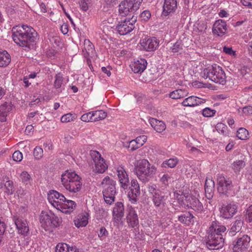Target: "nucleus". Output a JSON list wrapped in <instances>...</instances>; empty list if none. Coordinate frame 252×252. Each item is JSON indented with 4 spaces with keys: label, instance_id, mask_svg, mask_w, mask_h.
Masks as SVG:
<instances>
[{
    "label": "nucleus",
    "instance_id": "24",
    "mask_svg": "<svg viewBox=\"0 0 252 252\" xmlns=\"http://www.w3.org/2000/svg\"><path fill=\"white\" fill-rule=\"evenodd\" d=\"M204 188L206 197L209 200L211 199L215 190V182L212 177H207Z\"/></svg>",
    "mask_w": 252,
    "mask_h": 252
},
{
    "label": "nucleus",
    "instance_id": "8",
    "mask_svg": "<svg viewBox=\"0 0 252 252\" xmlns=\"http://www.w3.org/2000/svg\"><path fill=\"white\" fill-rule=\"evenodd\" d=\"M218 190L220 193L226 195L228 191L232 189L233 185L231 180L223 174H218L217 177Z\"/></svg>",
    "mask_w": 252,
    "mask_h": 252
},
{
    "label": "nucleus",
    "instance_id": "17",
    "mask_svg": "<svg viewBox=\"0 0 252 252\" xmlns=\"http://www.w3.org/2000/svg\"><path fill=\"white\" fill-rule=\"evenodd\" d=\"M130 185L127 196L130 202L135 204L137 202V197L140 194V187L137 181L135 179L131 181Z\"/></svg>",
    "mask_w": 252,
    "mask_h": 252
},
{
    "label": "nucleus",
    "instance_id": "25",
    "mask_svg": "<svg viewBox=\"0 0 252 252\" xmlns=\"http://www.w3.org/2000/svg\"><path fill=\"white\" fill-rule=\"evenodd\" d=\"M147 65V61L144 59H138L132 63L131 68L132 70L136 73H141L146 69Z\"/></svg>",
    "mask_w": 252,
    "mask_h": 252
},
{
    "label": "nucleus",
    "instance_id": "37",
    "mask_svg": "<svg viewBox=\"0 0 252 252\" xmlns=\"http://www.w3.org/2000/svg\"><path fill=\"white\" fill-rule=\"evenodd\" d=\"M10 110V108L8 107L7 103L0 106V120L1 122L5 121L6 117Z\"/></svg>",
    "mask_w": 252,
    "mask_h": 252
},
{
    "label": "nucleus",
    "instance_id": "46",
    "mask_svg": "<svg viewBox=\"0 0 252 252\" xmlns=\"http://www.w3.org/2000/svg\"><path fill=\"white\" fill-rule=\"evenodd\" d=\"M63 76L61 73L56 74L55 76L54 86L57 89L60 88L63 84Z\"/></svg>",
    "mask_w": 252,
    "mask_h": 252
},
{
    "label": "nucleus",
    "instance_id": "60",
    "mask_svg": "<svg viewBox=\"0 0 252 252\" xmlns=\"http://www.w3.org/2000/svg\"><path fill=\"white\" fill-rule=\"evenodd\" d=\"M241 2L243 5L252 8V0H241Z\"/></svg>",
    "mask_w": 252,
    "mask_h": 252
},
{
    "label": "nucleus",
    "instance_id": "63",
    "mask_svg": "<svg viewBox=\"0 0 252 252\" xmlns=\"http://www.w3.org/2000/svg\"><path fill=\"white\" fill-rule=\"evenodd\" d=\"M223 51L226 54H229V55H232L234 53V52L232 50V49L230 47H227L224 46L223 49Z\"/></svg>",
    "mask_w": 252,
    "mask_h": 252
},
{
    "label": "nucleus",
    "instance_id": "22",
    "mask_svg": "<svg viewBox=\"0 0 252 252\" xmlns=\"http://www.w3.org/2000/svg\"><path fill=\"white\" fill-rule=\"evenodd\" d=\"M205 102L204 99L194 95L189 96L181 102V105L185 107H194Z\"/></svg>",
    "mask_w": 252,
    "mask_h": 252
},
{
    "label": "nucleus",
    "instance_id": "42",
    "mask_svg": "<svg viewBox=\"0 0 252 252\" xmlns=\"http://www.w3.org/2000/svg\"><path fill=\"white\" fill-rule=\"evenodd\" d=\"M237 137L239 139L246 140L249 138V132L246 128L241 127L237 131Z\"/></svg>",
    "mask_w": 252,
    "mask_h": 252
},
{
    "label": "nucleus",
    "instance_id": "44",
    "mask_svg": "<svg viewBox=\"0 0 252 252\" xmlns=\"http://www.w3.org/2000/svg\"><path fill=\"white\" fill-rule=\"evenodd\" d=\"M50 215V223L51 227H56L59 225L60 223V219L55 215V214L49 213Z\"/></svg>",
    "mask_w": 252,
    "mask_h": 252
},
{
    "label": "nucleus",
    "instance_id": "4",
    "mask_svg": "<svg viewBox=\"0 0 252 252\" xmlns=\"http://www.w3.org/2000/svg\"><path fill=\"white\" fill-rule=\"evenodd\" d=\"M61 180L63 187L69 192L77 193L82 189V179L74 171H65L62 174Z\"/></svg>",
    "mask_w": 252,
    "mask_h": 252
},
{
    "label": "nucleus",
    "instance_id": "27",
    "mask_svg": "<svg viewBox=\"0 0 252 252\" xmlns=\"http://www.w3.org/2000/svg\"><path fill=\"white\" fill-rule=\"evenodd\" d=\"M89 217V214L85 212L79 214L74 220L75 225L78 228L86 226L88 223Z\"/></svg>",
    "mask_w": 252,
    "mask_h": 252
},
{
    "label": "nucleus",
    "instance_id": "10",
    "mask_svg": "<svg viewBox=\"0 0 252 252\" xmlns=\"http://www.w3.org/2000/svg\"><path fill=\"white\" fill-rule=\"evenodd\" d=\"M136 19H133V16L131 20L126 19L123 22H119L116 27L118 32L120 35H126L130 33L134 29V24Z\"/></svg>",
    "mask_w": 252,
    "mask_h": 252
},
{
    "label": "nucleus",
    "instance_id": "1",
    "mask_svg": "<svg viewBox=\"0 0 252 252\" xmlns=\"http://www.w3.org/2000/svg\"><path fill=\"white\" fill-rule=\"evenodd\" d=\"M12 31L14 42L20 46L29 48L36 41L37 32L31 27L27 25L16 26L13 28Z\"/></svg>",
    "mask_w": 252,
    "mask_h": 252
},
{
    "label": "nucleus",
    "instance_id": "15",
    "mask_svg": "<svg viewBox=\"0 0 252 252\" xmlns=\"http://www.w3.org/2000/svg\"><path fill=\"white\" fill-rule=\"evenodd\" d=\"M140 45L142 49L147 52L155 51L159 44L158 40L155 37L145 36L140 41Z\"/></svg>",
    "mask_w": 252,
    "mask_h": 252
},
{
    "label": "nucleus",
    "instance_id": "52",
    "mask_svg": "<svg viewBox=\"0 0 252 252\" xmlns=\"http://www.w3.org/2000/svg\"><path fill=\"white\" fill-rule=\"evenodd\" d=\"M245 220L249 223L252 221V205H250L246 210Z\"/></svg>",
    "mask_w": 252,
    "mask_h": 252
},
{
    "label": "nucleus",
    "instance_id": "3",
    "mask_svg": "<svg viewBox=\"0 0 252 252\" xmlns=\"http://www.w3.org/2000/svg\"><path fill=\"white\" fill-rule=\"evenodd\" d=\"M226 227L220 225L215 221H213L209 228V234L208 236L207 245L212 249H219L221 248L224 243V239L222 233H224Z\"/></svg>",
    "mask_w": 252,
    "mask_h": 252
},
{
    "label": "nucleus",
    "instance_id": "41",
    "mask_svg": "<svg viewBox=\"0 0 252 252\" xmlns=\"http://www.w3.org/2000/svg\"><path fill=\"white\" fill-rule=\"evenodd\" d=\"M77 118V115L75 113H69L63 115L61 118L62 123H67L73 122Z\"/></svg>",
    "mask_w": 252,
    "mask_h": 252
},
{
    "label": "nucleus",
    "instance_id": "53",
    "mask_svg": "<svg viewBox=\"0 0 252 252\" xmlns=\"http://www.w3.org/2000/svg\"><path fill=\"white\" fill-rule=\"evenodd\" d=\"M135 141H136L137 143L138 144V146H140L141 147L146 142L147 140V136L145 135H142L139 136L137 137L135 139Z\"/></svg>",
    "mask_w": 252,
    "mask_h": 252
},
{
    "label": "nucleus",
    "instance_id": "23",
    "mask_svg": "<svg viewBox=\"0 0 252 252\" xmlns=\"http://www.w3.org/2000/svg\"><path fill=\"white\" fill-rule=\"evenodd\" d=\"M129 0H124L122 1L119 6V13L122 16H127L129 14L133 13L136 10L133 9V6L129 3Z\"/></svg>",
    "mask_w": 252,
    "mask_h": 252
},
{
    "label": "nucleus",
    "instance_id": "43",
    "mask_svg": "<svg viewBox=\"0 0 252 252\" xmlns=\"http://www.w3.org/2000/svg\"><path fill=\"white\" fill-rule=\"evenodd\" d=\"M178 162V159L177 158H171L163 162L162 167H166V166L170 168H174L176 166Z\"/></svg>",
    "mask_w": 252,
    "mask_h": 252
},
{
    "label": "nucleus",
    "instance_id": "29",
    "mask_svg": "<svg viewBox=\"0 0 252 252\" xmlns=\"http://www.w3.org/2000/svg\"><path fill=\"white\" fill-rule=\"evenodd\" d=\"M56 252H79L75 246H70L64 243H60L57 245Z\"/></svg>",
    "mask_w": 252,
    "mask_h": 252
},
{
    "label": "nucleus",
    "instance_id": "18",
    "mask_svg": "<svg viewBox=\"0 0 252 252\" xmlns=\"http://www.w3.org/2000/svg\"><path fill=\"white\" fill-rule=\"evenodd\" d=\"M176 197L179 204L184 208H189L193 196L189 192L179 191L175 193Z\"/></svg>",
    "mask_w": 252,
    "mask_h": 252
},
{
    "label": "nucleus",
    "instance_id": "5",
    "mask_svg": "<svg viewBox=\"0 0 252 252\" xmlns=\"http://www.w3.org/2000/svg\"><path fill=\"white\" fill-rule=\"evenodd\" d=\"M157 171V167L146 159L138 160L134 167V171L137 177L145 183L149 182L154 177Z\"/></svg>",
    "mask_w": 252,
    "mask_h": 252
},
{
    "label": "nucleus",
    "instance_id": "12",
    "mask_svg": "<svg viewBox=\"0 0 252 252\" xmlns=\"http://www.w3.org/2000/svg\"><path fill=\"white\" fill-rule=\"evenodd\" d=\"M251 238L247 235H244L238 238L234 244V252H246L250 247Z\"/></svg>",
    "mask_w": 252,
    "mask_h": 252
},
{
    "label": "nucleus",
    "instance_id": "47",
    "mask_svg": "<svg viewBox=\"0 0 252 252\" xmlns=\"http://www.w3.org/2000/svg\"><path fill=\"white\" fill-rule=\"evenodd\" d=\"M43 155V151L42 149L39 146H36L33 150V156L35 159H41Z\"/></svg>",
    "mask_w": 252,
    "mask_h": 252
},
{
    "label": "nucleus",
    "instance_id": "56",
    "mask_svg": "<svg viewBox=\"0 0 252 252\" xmlns=\"http://www.w3.org/2000/svg\"><path fill=\"white\" fill-rule=\"evenodd\" d=\"M108 235V232L106 228L102 226L101 227L98 236L101 240L107 237Z\"/></svg>",
    "mask_w": 252,
    "mask_h": 252
},
{
    "label": "nucleus",
    "instance_id": "30",
    "mask_svg": "<svg viewBox=\"0 0 252 252\" xmlns=\"http://www.w3.org/2000/svg\"><path fill=\"white\" fill-rule=\"evenodd\" d=\"M11 62V56L5 50L0 49V67H5Z\"/></svg>",
    "mask_w": 252,
    "mask_h": 252
},
{
    "label": "nucleus",
    "instance_id": "39",
    "mask_svg": "<svg viewBox=\"0 0 252 252\" xmlns=\"http://www.w3.org/2000/svg\"><path fill=\"white\" fill-rule=\"evenodd\" d=\"M92 112L94 122L103 120L107 117V113L102 110H96Z\"/></svg>",
    "mask_w": 252,
    "mask_h": 252
},
{
    "label": "nucleus",
    "instance_id": "9",
    "mask_svg": "<svg viewBox=\"0 0 252 252\" xmlns=\"http://www.w3.org/2000/svg\"><path fill=\"white\" fill-rule=\"evenodd\" d=\"M90 155L94 164V170L97 173H104L107 169L108 166L100 154L96 151H91Z\"/></svg>",
    "mask_w": 252,
    "mask_h": 252
},
{
    "label": "nucleus",
    "instance_id": "36",
    "mask_svg": "<svg viewBox=\"0 0 252 252\" xmlns=\"http://www.w3.org/2000/svg\"><path fill=\"white\" fill-rule=\"evenodd\" d=\"M83 51H85L88 56L92 57L94 54V45L89 39H85Z\"/></svg>",
    "mask_w": 252,
    "mask_h": 252
},
{
    "label": "nucleus",
    "instance_id": "20",
    "mask_svg": "<svg viewBox=\"0 0 252 252\" xmlns=\"http://www.w3.org/2000/svg\"><path fill=\"white\" fill-rule=\"evenodd\" d=\"M126 219L128 226L131 227L133 228L139 224L138 216L134 209L131 206L128 208V213Z\"/></svg>",
    "mask_w": 252,
    "mask_h": 252
},
{
    "label": "nucleus",
    "instance_id": "11",
    "mask_svg": "<svg viewBox=\"0 0 252 252\" xmlns=\"http://www.w3.org/2000/svg\"><path fill=\"white\" fill-rule=\"evenodd\" d=\"M124 216V206L121 202L115 203L112 212L113 222L114 226L118 227L122 223Z\"/></svg>",
    "mask_w": 252,
    "mask_h": 252
},
{
    "label": "nucleus",
    "instance_id": "58",
    "mask_svg": "<svg viewBox=\"0 0 252 252\" xmlns=\"http://www.w3.org/2000/svg\"><path fill=\"white\" fill-rule=\"evenodd\" d=\"M151 13L148 10H145L141 14V18L142 20L148 21L151 17Z\"/></svg>",
    "mask_w": 252,
    "mask_h": 252
},
{
    "label": "nucleus",
    "instance_id": "57",
    "mask_svg": "<svg viewBox=\"0 0 252 252\" xmlns=\"http://www.w3.org/2000/svg\"><path fill=\"white\" fill-rule=\"evenodd\" d=\"M138 144L137 143L135 139H133L129 142L128 147L130 148L131 151H135L140 148V146H138Z\"/></svg>",
    "mask_w": 252,
    "mask_h": 252
},
{
    "label": "nucleus",
    "instance_id": "28",
    "mask_svg": "<svg viewBox=\"0 0 252 252\" xmlns=\"http://www.w3.org/2000/svg\"><path fill=\"white\" fill-rule=\"evenodd\" d=\"M149 122L152 127L158 132H161L166 128V126L164 123L155 118H150Z\"/></svg>",
    "mask_w": 252,
    "mask_h": 252
},
{
    "label": "nucleus",
    "instance_id": "21",
    "mask_svg": "<svg viewBox=\"0 0 252 252\" xmlns=\"http://www.w3.org/2000/svg\"><path fill=\"white\" fill-rule=\"evenodd\" d=\"M177 8V2L176 0H164L162 15L167 16L169 14L175 12Z\"/></svg>",
    "mask_w": 252,
    "mask_h": 252
},
{
    "label": "nucleus",
    "instance_id": "34",
    "mask_svg": "<svg viewBox=\"0 0 252 252\" xmlns=\"http://www.w3.org/2000/svg\"><path fill=\"white\" fill-rule=\"evenodd\" d=\"M245 166V160L243 159H238L234 161L231 164V169L236 174H238Z\"/></svg>",
    "mask_w": 252,
    "mask_h": 252
},
{
    "label": "nucleus",
    "instance_id": "2",
    "mask_svg": "<svg viewBox=\"0 0 252 252\" xmlns=\"http://www.w3.org/2000/svg\"><path fill=\"white\" fill-rule=\"evenodd\" d=\"M48 200L53 207L65 214H70L76 207L74 201L67 200L63 194L54 190L50 191Z\"/></svg>",
    "mask_w": 252,
    "mask_h": 252
},
{
    "label": "nucleus",
    "instance_id": "6",
    "mask_svg": "<svg viewBox=\"0 0 252 252\" xmlns=\"http://www.w3.org/2000/svg\"><path fill=\"white\" fill-rule=\"evenodd\" d=\"M202 75L204 78H208L216 83L223 85L225 83L224 71L222 67L216 64L204 69Z\"/></svg>",
    "mask_w": 252,
    "mask_h": 252
},
{
    "label": "nucleus",
    "instance_id": "59",
    "mask_svg": "<svg viewBox=\"0 0 252 252\" xmlns=\"http://www.w3.org/2000/svg\"><path fill=\"white\" fill-rule=\"evenodd\" d=\"M5 186L8 193L11 194L13 192V182L10 180L6 181Z\"/></svg>",
    "mask_w": 252,
    "mask_h": 252
},
{
    "label": "nucleus",
    "instance_id": "61",
    "mask_svg": "<svg viewBox=\"0 0 252 252\" xmlns=\"http://www.w3.org/2000/svg\"><path fill=\"white\" fill-rule=\"evenodd\" d=\"M80 6L82 10L86 11L88 9V5L85 0L82 1L80 4Z\"/></svg>",
    "mask_w": 252,
    "mask_h": 252
},
{
    "label": "nucleus",
    "instance_id": "54",
    "mask_svg": "<svg viewBox=\"0 0 252 252\" xmlns=\"http://www.w3.org/2000/svg\"><path fill=\"white\" fill-rule=\"evenodd\" d=\"M242 113L244 116L252 115V106L248 105L242 108Z\"/></svg>",
    "mask_w": 252,
    "mask_h": 252
},
{
    "label": "nucleus",
    "instance_id": "33",
    "mask_svg": "<svg viewBox=\"0 0 252 252\" xmlns=\"http://www.w3.org/2000/svg\"><path fill=\"white\" fill-rule=\"evenodd\" d=\"M192 208L197 213H201L203 210V206L202 204L200 202L199 199L195 197L192 198L189 208Z\"/></svg>",
    "mask_w": 252,
    "mask_h": 252
},
{
    "label": "nucleus",
    "instance_id": "62",
    "mask_svg": "<svg viewBox=\"0 0 252 252\" xmlns=\"http://www.w3.org/2000/svg\"><path fill=\"white\" fill-rule=\"evenodd\" d=\"M219 15L221 18H226L229 16L228 13L224 9H221L219 13Z\"/></svg>",
    "mask_w": 252,
    "mask_h": 252
},
{
    "label": "nucleus",
    "instance_id": "7",
    "mask_svg": "<svg viewBox=\"0 0 252 252\" xmlns=\"http://www.w3.org/2000/svg\"><path fill=\"white\" fill-rule=\"evenodd\" d=\"M100 186L103 188L102 193L105 202L107 204H112L115 201L116 193V182L106 176L102 179Z\"/></svg>",
    "mask_w": 252,
    "mask_h": 252
},
{
    "label": "nucleus",
    "instance_id": "13",
    "mask_svg": "<svg viewBox=\"0 0 252 252\" xmlns=\"http://www.w3.org/2000/svg\"><path fill=\"white\" fill-rule=\"evenodd\" d=\"M238 206L234 203L223 204L220 210V216L225 219L232 218L237 213Z\"/></svg>",
    "mask_w": 252,
    "mask_h": 252
},
{
    "label": "nucleus",
    "instance_id": "45",
    "mask_svg": "<svg viewBox=\"0 0 252 252\" xmlns=\"http://www.w3.org/2000/svg\"><path fill=\"white\" fill-rule=\"evenodd\" d=\"M243 225V220L240 218L237 219L234 223L233 226L231 228V231L233 232H239Z\"/></svg>",
    "mask_w": 252,
    "mask_h": 252
},
{
    "label": "nucleus",
    "instance_id": "50",
    "mask_svg": "<svg viewBox=\"0 0 252 252\" xmlns=\"http://www.w3.org/2000/svg\"><path fill=\"white\" fill-rule=\"evenodd\" d=\"M216 111L210 108H205L202 110V115L206 117H211L214 116Z\"/></svg>",
    "mask_w": 252,
    "mask_h": 252
},
{
    "label": "nucleus",
    "instance_id": "40",
    "mask_svg": "<svg viewBox=\"0 0 252 252\" xmlns=\"http://www.w3.org/2000/svg\"><path fill=\"white\" fill-rule=\"evenodd\" d=\"M20 179L22 182L26 185H31L32 182V179L31 176L26 171H24L21 173Z\"/></svg>",
    "mask_w": 252,
    "mask_h": 252
},
{
    "label": "nucleus",
    "instance_id": "32",
    "mask_svg": "<svg viewBox=\"0 0 252 252\" xmlns=\"http://www.w3.org/2000/svg\"><path fill=\"white\" fill-rule=\"evenodd\" d=\"M50 215L49 213L44 212L42 211L40 216V221L42 226L45 229H47L50 228Z\"/></svg>",
    "mask_w": 252,
    "mask_h": 252
},
{
    "label": "nucleus",
    "instance_id": "19",
    "mask_svg": "<svg viewBox=\"0 0 252 252\" xmlns=\"http://www.w3.org/2000/svg\"><path fill=\"white\" fill-rule=\"evenodd\" d=\"M227 30V25L224 21L220 19L216 21L213 26V33L218 36L224 35Z\"/></svg>",
    "mask_w": 252,
    "mask_h": 252
},
{
    "label": "nucleus",
    "instance_id": "31",
    "mask_svg": "<svg viewBox=\"0 0 252 252\" xmlns=\"http://www.w3.org/2000/svg\"><path fill=\"white\" fill-rule=\"evenodd\" d=\"M188 94L186 89H176L168 94V95L171 99L176 100L186 97Z\"/></svg>",
    "mask_w": 252,
    "mask_h": 252
},
{
    "label": "nucleus",
    "instance_id": "16",
    "mask_svg": "<svg viewBox=\"0 0 252 252\" xmlns=\"http://www.w3.org/2000/svg\"><path fill=\"white\" fill-rule=\"evenodd\" d=\"M116 170L120 187L124 189H127L129 180L125 167L119 165L116 168Z\"/></svg>",
    "mask_w": 252,
    "mask_h": 252
},
{
    "label": "nucleus",
    "instance_id": "51",
    "mask_svg": "<svg viewBox=\"0 0 252 252\" xmlns=\"http://www.w3.org/2000/svg\"><path fill=\"white\" fill-rule=\"evenodd\" d=\"M183 44L181 41H177L171 47V50L173 53H178L182 50Z\"/></svg>",
    "mask_w": 252,
    "mask_h": 252
},
{
    "label": "nucleus",
    "instance_id": "49",
    "mask_svg": "<svg viewBox=\"0 0 252 252\" xmlns=\"http://www.w3.org/2000/svg\"><path fill=\"white\" fill-rule=\"evenodd\" d=\"M216 129L219 133L225 134L226 132L227 126L223 123H218L216 126Z\"/></svg>",
    "mask_w": 252,
    "mask_h": 252
},
{
    "label": "nucleus",
    "instance_id": "38",
    "mask_svg": "<svg viewBox=\"0 0 252 252\" xmlns=\"http://www.w3.org/2000/svg\"><path fill=\"white\" fill-rule=\"evenodd\" d=\"M159 182L164 186H168L169 184L173 182V178L172 175L169 173H164L163 175H159Z\"/></svg>",
    "mask_w": 252,
    "mask_h": 252
},
{
    "label": "nucleus",
    "instance_id": "48",
    "mask_svg": "<svg viewBox=\"0 0 252 252\" xmlns=\"http://www.w3.org/2000/svg\"><path fill=\"white\" fill-rule=\"evenodd\" d=\"M82 121L84 122H94L93 120L92 112H89L88 113L84 114L80 118Z\"/></svg>",
    "mask_w": 252,
    "mask_h": 252
},
{
    "label": "nucleus",
    "instance_id": "26",
    "mask_svg": "<svg viewBox=\"0 0 252 252\" xmlns=\"http://www.w3.org/2000/svg\"><path fill=\"white\" fill-rule=\"evenodd\" d=\"M15 223L19 233L26 235L29 231L27 220L22 217H18L15 220Z\"/></svg>",
    "mask_w": 252,
    "mask_h": 252
},
{
    "label": "nucleus",
    "instance_id": "64",
    "mask_svg": "<svg viewBox=\"0 0 252 252\" xmlns=\"http://www.w3.org/2000/svg\"><path fill=\"white\" fill-rule=\"evenodd\" d=\"M61 31L63 34H65L68 32V27L66 24H63L61 27Z\"/></svg>",
    "mask_w": 252,
    "mask_h": 252
},
{
    "label": "nucleus",
    "instance_id": "35",
    "mask_svg": "<svg viewBox=\"0 0 252 252\" xmlns=\"http://www.w3.org/2000/svg\"><path fill=\"white\" fill-rule=\"evenodd\" d=\"M193 216L188 212L179 216L178 220L183 223L187 225H189L190 224L193 223Z\"/></svg>",
    "mask_w": 252,
    "mask_h": 252
},
{
    "label": "nucleus",
    "instance_id": "55",
    "mask_svg": "<svg viewBox=\"0 0 252 252\" xmlns=\"http://www.w3.org/2000/svg\"><path fill=\"white\" fill-rule=\"evenodd\" d=\"M12 158L14 161H20L23 159V154L19 151H16L13 154Z\"/></svg>",
    "mask_w": 252,
    "mask_h": 252
},
{
    "label": "nucleus",
    "instance_id": "14",
    "mask_svg": "<svg viewBox=\"0 0 252 252\" xmlns=\"http://www.w3.org/2000/svg\"><path fill=\"white\" fill-rule=\"evenodd\" d=\"M149 192L152 194V201L156 207H159L164 200V196L161 191L157 189V186L153 184L148 188Z\"/></svg>",
    "mask_w": 252,
    "mask_h": 252
}]
</instances>
